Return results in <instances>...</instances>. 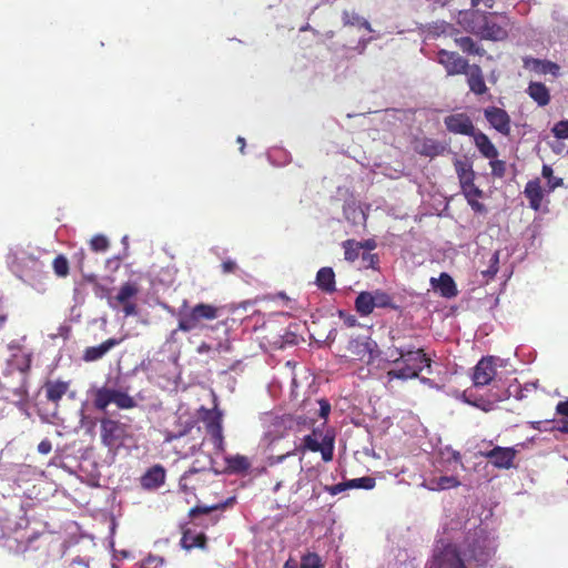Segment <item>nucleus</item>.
<instances>
[{"label":"nucleus","instance_id":"obj_49","mask_svg":"<svg viewBox=\"0 0 568 568\" xmlns=\"http://www.w3.org/2000/svg\"><path fill=\"white\" fill-rule=\"evenodd\" d=\"M460 187L467 200L483 196V191L475 185L474 181H470V184H462Z\"/></svg>","mask_w":568,"mask_h":568},{"label":"nucleus","instance_id":"obj_20","mask_svg":"<svg viewBox=\"0 0 568 568\" xmlns=\"http://www.w3.org/2000/svg\"><path fill=\"white\" fill-rule=\"evenodd\" d=\"M415 151L423 156L434 159L447 152L448 148L445 143L438 140L424 138L416 143Z\"/></svg>","mask_w":568,"mask_h":568},{"label":"nucleus","instance_id":"obj_45","mask_svg":"<svg viewBox=\"0 0 568 568\" xmlns=\"http://www.w3.org/2000/svg\"><path fill=\"white\" fill-rule=\"evenodd\" d=\"M489 166L494 178L503 179L506 175L507 165L505 161L494 158L493 160H489Z\"/></svg>","mask_w":568,"mask_h":568},{"label":"nucleus","instance_id":"obj_59","mask_svg":"<svg viewBox=\"0 0 568 568\" xmlns=\"http://www.w3.org/2000/svg\"><path fill=\"white\" fill-rule=\"evenodd\" d=\"M163 560L158 557H149L144 561V568H158L160 565H162Z\"/></svg>","mask_w":568,"mask_h":568},{"label":"nucleus","instance_id":"obj_29","mask_svg":"<svg viewBox=\"0 0 568 568\" xmlns=\"http://www.w3.org/2000/svg\"><path fill=\"white\" fill-rule=\"evenodd\" d=\"M468 85L473 93L481 95L487 92L488 88L485 83L484 75L479 65L474 64L469 69Z\"/></svg>","mask_w":568,"mask_h":568},{"label":"nucleus","instance_id":"obj_32","mask_svg":"<svg viewBox=\"0 0 568 568\" xmlns=\"http://www.w3.org/2000/svg\"><path fill=\"white\" fill-rule=\"evenodd\" d=\"M527 92L529 97L540 106H545L550 102L549 90L541 82H530Z\"/></svg>","mask_w":568,"mask_h":568},{"label":"nucleus","instance_id":"obj_22","mask_svg":"<svg viewBox=\"0 0 568 568\" xmlns=\"http://www.w3.org/2000/svg\"><path fill=\"white\" fill-rule=\"evenodd\" d=\"M475 146L477 148L480 155L485 159L493 160L494 158H498L499 152L496 145L491 142L489 136L477 130L475 135L471 136Z\"/></svg>","mask_w":568,"mask_h":568},{"label":"nucleus","instance_id":"obj_27","mask_svg":"<svg viewBox=\"0 0 568 568\" xmlns=\"http://www.w3.org/2000/svg\"><path fill=\"white\" fill-rule=\"evenodd\" d=\"M315 283L317 287L325 293L336 291L335 273L332 267L325 266L317 271Z\"/></svg>","mask_w":568,"mask_h":568},{"label":"nucleus","instance_id":"obj_15","mask_svg":"<svg viewBox=\"0 0 568 568\" xmlns=\"http://www.w3.org/2000/svg\"><path fill=\"white\" fill-rule=\"evenodd\" d=\"M496 468L509 469L514 466L517 450L514 447L496 446L493 449L480 453Z\"/></svg>","mask_w":568,"mask_h":568},{"label":"nucleus","instance_id":"obj_25","mask_svg":"<svg viewBox=\"0 0 568 568\" xmlns=\"http://www.w3.org/2000/svg\"><path fill=\"white\" fill-rule=\"evenodd\" d=\"M430 283L440 295L446 298L455 297L458 294L457 286L453 277L447 273H442L438 278H432Z\"/></svg>","mask_w":568,"mask_h":568},{"label":"nucleus","instance_id":"obj_39","mask_svg":"<svg viewBox=\"0 0 568 568\" xmlns=\"http://www.w3.org/2000/svg\"><path fill=\"white\" fill-rule=\"evenodd\" d=\"M227 464L231 470L234 473H245L251 467L248 458L243 455H235L229 458Z\"/></svg>","mask_w":568,"mask_h":568},{"label":"nucleus","instance_id":"obj_42","mask_svg":"<svg viewBox=\"0 0 568 568\" xmlns=\"http://www.w3.org/2000/svg\"><path fill=\"white\" fill-rule=\"evenodd\" d=\"M499 270V252L496 251L491 254L489 260V266L487 270L481 271V275L485 278L486 283L495 277Z\"/></svg>","mask_w":568,"mask_h":568},{"label":"nucleus","instance_id":"obj_44","mask_svg":"<svg viewBox=\"0 0 568 568\" xmlns=\"http://www.w3.org/2000/svg\"><path fill=\"white\" fill-rule=\"evenodd\" d=\"M348 487L352 488H362V489H373L376 485V480L374 477L365 476L361 478H354L348 480Z\"/></svg>","mask_w":568,"mask_h":568},{"label":"nucleus","instance_id":"obj_6","mask_svg":"<svg viewBox=\"0 0 568 568\" xmlns=\"http://www.w3.org/2000/svg\"><path fill=\"white\" fill-rule=\"evenodd\" d=\"M100 437L109 450H118L130 438V426L116 419L104 417L100 422Z\"/></svg>","mask_w":568,"mask_h":568},{"label":"nucleus","instance_id":"obj_36","mask_svg":"<svg viewBox=\"0 0 568 568\" xmlns=\"http://www.w3.org/2000/svg\"><path fill=\"white\" fill-rule=\"evenodd\" d=\"M344 250V257L347 262H355L359 257V242L349 239L342 243Z\"/></svg>","mask_w":568,"mask_h":568},{"label":"nucleus","instance_id":"obj_47","mask_svg":"<svg viewBox=\"0 0 568 568\" xmlns=\"http://www.w3.org/2000/svg\"><path fill=\"white\" fill-rule=\"evenodd\" d=\"M109 245V240L102 234L94 235L90 241V247L94 252H105Z\"/></svg>","mask_w":568,"mask_h":568},{"label":"nucleus","instance_id":"obj_7","mask_svg":"<svg viewBox=\"0 0 568 568\" xmlns=\"http://www.w3.org/2000/svg\"><path fill=\"white\" fill-rule=\"evenodd\" d=\"M93 406L99 410H105L110 404H115L120 409H131L136 402L128 393L106 386L92 389Z\"/></svg>","mask_w":568,"mask_h":568},{"label":"nucleus","instance_id":"obj_30","mask_svg":"<svg viewBox=\"0 0 568 568\" xmlns=\"http://www.w3.org/2000/svg\"><path fill=\"white\" fill-rule=\"evenodd\" d=\"M206 536L203 532L195 534L191 529L183 530L181 546L191 550L193 548L204 549L206 547Z\"/></svg>","mask_w":568,"mask_h":568},{"label":"nucleus","instance_id":"obj_48","mask_svg":"<svg viewBox=\"0 0 568 568\" xmlns=\"http://www.w3.org/2000/svg\"><path fill=\"white\" fill-rule=\"evenodd\" d=\"M362 263L364 268H372L374 271L379 270V256L375 253H363Z\"/></svg>","mask_w":568,"mask_h":568},{"label":"nucleus","instance_id":"obj_26","mask_svg":"<svg viewBox=\"0 0 568 568\" xmlns=\"http://www.w3.org/2000/svg\"><path fill=\"white\" fill-rule=\"evenodd\" d=\"M524 194L529 202V206L532 210L538 211L544 199V191L539 179L528 181L525 186Z\"/></svg>","mask_w":568,"mask_h":568},{"label":"nucleus","instance_id":"obj_34","mask_svg":"<svg viewBox=\"0 0 568 568\" xmlns=\"http://www.w3.org/2000/svg\"><path fill=\"white\" fill-rule=\"evenodd\" d=\"M454 166L460 185L470 184V181H475V171L473 170L471 163L455 159Z\"/></svg>","mask_w":568,"mask_h":568},{"label":"nucleus","instance_id":"obj_54","mask_svg":"<svg viewBox=\"0 0 568 568\" xmlns=\"http://www.w3.org/2000/svg\"><path fill=\"white\" fill-rule=\"evenodd\" d=\"M320 405L318 417L326 419L331 413V404L327 399L321 398L317 400Z\"/></svg>","mask_w":568,"mask_h":568},{"label":"nucleus","instance_id":"obj_38","mask_svg":"<svg viewBox=\"0 0 568 568\" xmlns=\"http://www.w3.org/2000/svg\"><path fill=\"white\" fill-rule=\"evenodd\" d=\"M322 445H323V443L318 442L317 432L315 429H313L312 434L305 435L303 437V442L300 447V450L303 453L306 450L317 453L322 448Z\"/></svg>","mask_w":568,"mask_h":568},{"label":"nucleus","instance_id":"obj_14","mask_svg":"<svg viewBox=\"0 0 568 568\" xmlns=\"http://www.w3.org/2000/svg\"><path fill=\"white\" fill-rule=\"evenodd\" d=\"M484 116L489 125L498 133L508 136L511 131V120L506 110L498 106L484 109Z\"/></svg>","mask_w":568,"mask_h":568},{"label":"nucleus","instance_id":"obj_5","mask_svg":"<svg viewBox=\"0 0 568 568\" xmlns=\"http://www.w3.org/2000/svg\"><path fill=\"white\" fill-rule=\"evenodd\" d=\"M11 267L20 280L31 286L42 283L47 277L44 263L32 255L16 257Z\"/></svg>","mask_w":568,"mask_h":568},{"label":"nucleus","instance_id":"obj_37","mask_svg":"<svg viewBox=\"0 0 568 568\" xmlns=\"http://www.w3.org/2000/svg\"><path fill=\"white\" fill-rule=\"evenodd\" d=\"M371 296L373 298L375 307H381V308H387V307L394 308L395 307V305L393 304V297L388 293H386L382 290H375V291L371 292Z\"/></svg>","mask_w":568,"mask_h":568},{"label":"nucleus","instance_id":"obj_9","mask_svg":"<svg viewBox=\"0 0 568 568\" xmlns=\"http://www.w3.org/2000/svg\"><path fill=\"white\" fill-rule=\"evenodd\" d=\"M31 358L29 355H18L14 354L9 361L6 371L3 372L4 376L16 373L17 374V383L13 386H9L3 384V387L11 388L13 394L19 398H23L27 390V375L30 369Z\"/></svg>","mask_w":568,"mask_h":568},{"label":"nucleus","instance_id":"obj_61","mask_svg":"<svg viewBox=\"0 0 568 568\" xmlns=\"http://www.w3.org/2000/svg\"><path fill=\"white\" fill-rule=\"evenodd\" d=\"M480 2L484 3L486 9H493L495 6V0H471V7L476 8Z\"/></svg>","mask_w":568,"mask_h":568},{"label":"nucleus","instance_id":"obj_43","mask_svg":"<svg viewBox=\"0 0 568 568\" xmlns=\"http://www.w3.org/2000/svg\"><path fill=\"white\" fill-rule=\"evenodd\" d=\"M541 174L545 179H547V187L548 191H554L556 187L561 186L564 180L561 178L554 176V171L549 165H544Z\"/></svg>","mask_w":568,"mask_h":568},{"label":"nucleus","instance_id":"obj_21","mask_svg":"<svg viewBox=\"0 0 568 568\" xmlns=\"http://www.w3.org/2000/svg\"><path fill=\"white\" fill-rule=\"evenodd\" d=\"M165 481V469L161 465H154L149 468L141 477L140 483L144 489H156Z\"/></svg>","mask_w":568,"mask_h":568},{"label":"nucleus","instance_id":"obj_55","mask_svg":"<svg viewBox=\"0 0 568 568\" xmlns=\"http://www.w3.org/2000/svg\"><path fill=\"white\" fill-rule=\"evenodd\" d=\"M192 428V424H186L183 430H180L179 433H171L168 432L165 435V442H172L174 439H178L184 435H186Z\"/></svg>","mask_w":568,"mask_h":568},{"label":"nucleus","instance_id":"obj_13","mask_svg":"<svg viewBox=\"0 0 568 568\" xmlns=\"http://www.w3.org/2000/svg\"><path fill=\"white\" fill-rule=\"evenodd\" d=\"M438 62L445 68L448 75L464 74L468 72V61L457 52L439 50L437 53Z\"/></svg>","mask_w":568,"mask_h":568},{"label":"nucleus","instance_id":"obj_2","mask_svg":"<svg viewBox=\"0 0 568 568\" xmlns=\"http://www.w3.org/2000/svg\"><path fill=\"white\" fill-rule=\"evenodd\" d=\"M222 307L209 303H197L189 305L187 300H183L178 316V327L171 332L173 337L179 331L190 333L206 327L205 322H212L220 317Z\"/></svg>","mask_w":568,"mask_h":568},{"label":"nucleus","instance_id":"obj_16","mask_svg":"<svg viewBox=\"0 0 568 568\" xmlns=\"http://www.w3.org/2000/svg\"><path fill=\"white\" fill-rule=\"evenodd\" d=\"M430 568H466L457 548L447 545L444 549L434 556Z\"/></svg>","mask_w":568,"mask_h":568},{"label":"nucleus","instance_id":"obj_10","mask_svg":"<svg viewBox=\"0 0 568 568\" xmlns=\"http://www.w3.org/2000/svg\"><path fill=\"white\" fill-rule=\"evenodd\" d=\"M497 371L494 356H484L473 368L471 381L475 387H484L493 384L497 389Z\"/></svg>","mask_w":568,"mask_h":568},{"label":"nucleus","instance_id":"obj_60","mask_svg":"<svg viewBox=\"0 0 568 568\" xmlns=\"http://www.w3.org/2000/svg\"><path fill=\"white\" fill-rule=\"evenodd\" d=\"M556 412L559 415L568 417V399L559 402L556 406Z\"/></svg>","mask_w":568,"mask_h":568},{"label":"nucleus","instance_id":"obj_51","mask_svg":"<svg viewBox=\"0 0 568 568\" xmlns=\"http://www.w3.org/2000/svg\"><path fill=\"white\" fill-rule=\"evenodd\" d=\"M318 452H321L324 462H331L333 459L334 452L333 439L326 442L325 437L323 440L322 448Z\"/></svg>","mask_w":568,"mask_h":568},{"label":"nucleus","instance_id":"obj_63","mask_svg":"<svg viewBox=\"0 0 568 568\" xmlns=\"http://www.w3.org/2000/svg\"><path fill=\"white\" fill-rule=\"evenodd\" d=\"M211 349H212L211 345H210V344H207V343H205V342H203V343H201V344L197 346L196 352H197L199 354H205V353H209Z\"/></svg>","mask_w":568,"mask_h":568},{"label":"nucleus","instance_id":"obj_31","mask_svg":"<svg viewBox=\"0 0 568 568\" xmlns=\"http://www.w3.org/2000/svg\"><path fill=\"white\" fill-rule=\"evenodd\" d=\"M460 481L455 476L433 477L425 481L424 486L429 490H446L456 488Z\"/></svg>","mask_w":568,"mask_h":568},{"label":"nucleus","instance_id":"obj_58","mask_svg":"<svg viewBox=\"0 0 568 568\" xmlns=\"http://www.w3.org/2000/svg\"><path fill=\"white\" fill-rule=\"evenodd\" d=\"M359 247L361 250L371 252L377 247V242L374 239H367L363 242H359Z\"/></svg>","mask_w":568,"mask_h":568},{"label":"nucleus","instance_id":"obj_52","mask_svg":"<svg viewBox=\"0 0 568 568\" xmlns=\"http://www.w3.org/2000/svg\"><path fill=\"white\" fill-rule=\"evenodd\" d=\"M348 485H349L348 480H346V481H343V483H338L336 485L325 486L324 489L329 495L335 496V495H338V494L349 489Z\"/></svg>","mask_w":568,"mask_h":568},{"label":"nucleus","instance_id":"obj_64","mask_svg":"<svg viewBox=\"0 0 568 568\" xmlns=\"http://www.w3.org/2000/svg\"><path fill=\"white\" fill-rule=\"evenodd\" d=\"M345 324L348 326V327H353L357 324V320L355 318V316L353 315H349L345 318Z\"/></svg>","mask_w":568,"mask_h":568},{"label":"nucleus","instance_id":"obj_28","mask_svg":"<svg viewBox=\"0 0 568 568\" xmlns=\"http://www.w3.org/2000/svg\"><path fill=\"white\" fill-rule=\"evenodd\" d=\"M43 387L45 390L47 399L58 406L59 402L69 389V383L62 381H48Z\"/></svg>","mask_w":568,"mask_h":568},{"label":"nucleus","instance_id":"obj_41","mask_svg":"<svg viewBox=\"0 0 568 568\" xmlns=\"http://www.w3.org/2000/svg\"><path fill=\"white\" fill-rule=\"evenodd\" d=\"M300 568H324V564L318 554L307 552L302 556Z\"/></svg>","mask_w":568,"mask_h":568},{"label":"nucleus","instance_id":"obj_1","mask_svg":"<svg viewBox=\"0 0 568 568\" xmlns=\"http://www.w3.org/2000/svg\"><path fill=\"white\" fill-rule=\"evenodd\" d=\"M388 356L393 364L402 363L403 366L387 372L389 379H414L419 377L424 367L430 371L432 358L423 348L389 347Z\"/></svg>","mask_w":568,"mask_h":568},{"label":"nucleus","instance_id":"obj_18","mask_svg":"<svg viewBox=\"0 0 568 568\" xmlns=\"http://www.w3.org/2000/svg\"><path fill=\"white\" fill-rule=\"evenodd\" d=\"M206 474V469L191 467L186 470L180 478L179 487L182 493L185 495H195L199 487L203 486L204 479L203 475Z\"/></svg>","mask_w":568,"mask_h":568},{"label":"nucleus","instance_id":"obj_19","mask_svg":"<svg viewBox=\"0 0 568 568\" xmlns=\"http://www.w3.org/2000/svg\"><path fill=\"white\" fill-rule=\"evenodd\" d=\"M377 348L375 341L369 337L356 338L349 342L348 349L359 361L371 363L374 359V351Z\"/></svg>","mask_w":568,"mask_h":568},{"label":"nucleus","instance_id":"obj_24","mask_svg":"<svg viewBox=\"0 0 568 568\" xmlns=\"http://www.w3.org/2000/svg\"><path fill=\"white\" fill-rule=\"evenodd\" d=\"M122 339L108 338L98 346H90L84 349L83 359L85 362H95L101 359L110 349L115 347Z\"/></svg>","mask_w":568,"mask_h":568},{"label":"nucleus","instance_id":"obj_11","mask_svg":"<svg viewBox=\"0 0 568 568\" xmlns=\"http://www.w3.org/2000/svg\"><path fill=\"white\" fill-rule=\"evenodd\" d=\"M139 287L133 282H125L119 288L118 294L113 301H110V306L116 308L119 305L122 306V311L125 316H134L138 314V306L133 298L138 295Z\"/></svg>","mask_w":568,"mask_h":568},{"label":"nucleus","instance_id":"obj_12","mask_svg":"<svg viewBox=\"0 0 568 568\" xmlns=\"http://www.w3.org/2000/svg\"><path fill=\"white\" fill-rule=\"evenodd\" d=\"M446 130L453 134H460L466 136L475 135L477 129L473 120L466 113H453L444 118Z\"/></svg>","mask_w":568,"mask_h":568},{"label":"nucleus","instance_id":"obj_33","mask_svg":"<svg viewBox=\"0 0 568 568\" xmlns=\"http://www.w3.org/2000/svg\"><path fill=\"white\" fill-rule=\"evenodd\" d=\"M235 503H236V497L231 496L227 499H225L224 501L212 505V506H195L190 509L189 516L191 518H194L197 515L209 514V513L216 511V510H224L226 508L233 507L235 505Z\"/></svg>","mask_w":568,"mask_h":568},{"label":"nucleus","instance_id":"obj_62","mask_svg":"<svg viewBox=\"0 0 568 568\" xmlns=\"http://www.w3.org/2000/svg\"><path fill=\"white\" fill-rule=\"evenodd\" d=\"M467 201H468V204L471 206V209L475 210L476 212H481L484 210V204L478 202L476 199H470Z\"/></svg>","mask_w":568,"mask_h":568},{"label":"nucleus","instance_id":"obj_53","mask_svg":"<svg viewBox=\"0 0 568 568\" xmlns=\"http://www.w3.org/2000/svg\"><path fill=\"white\" fill-rule=\"evenodd\" d=\"M239 270V265L236 264L235 261L233 260H225L222 262L221 264V271L223 274L227 275V274H234L236 273Z\"/></svg>","mask_w":568,"mask_h":568},{"label":"nucleus","instance_id":"obj_57","mask_svg":"<svg viewBox=\"0 0 568 568\" xmlns=\"http://www.w3.org/2000/svg\"><path fill=\"white\" fill-rule=\"evenodd\" d=\"M52 450V443L50 439L45 438L43 440H41L38 445V452L41 454V455H48L50 454Z\"/></svg>","mask_w":568,"mask_h":568},{"label":"nucleus","instance_id":"obj_4","mask_svg":"<svg viewBox=\"0 0 568 568\" xmlns=\"http://www.w3.org/2000/svg\"><path fill=\"white\" fill-rule=\"evenodd\" d=\"M464 561L476 568H485L495 554L493 540L483 528L469 531L459 552Z\"/></svg>","mask_w":568,"mask_h":568},{"label":"nucleus","instance_id":"obj_35","mask_svg":"<svg viewBox=\"0 0 568 568\" xmlns=\"http://www.w3.org/2000/svg\"><path fill=\"white\" fill-rule=\"evenodd\" d=\"M375 308L371 292H361L355 298V310L361 316H368Z\"/></svg>","mask_w":568,"mask_h":568},{"label":"nucleus","instance_id":"obj_56","mask_svg":"<svg viewBox=\"0 0 568 568\" xmlns=\"http://www.w3.org/2000/svg\"><path fill=\"white\" fill-rule=\"evenodd\" d=\"M295 422L297 426H301L303 428H311L314 426L315 418L314 417H305L302 415H298L295 417Z\"/></svg>","mask_w":568,"mask_h":568},{"label":"nucleus","instance_id":"obj_23","mask_svg":"<svg viewBox=\"0 0 568 568\" xmlns=\"http://www.w3.org/2000/svg\"><path fill=\"white\" fill-rule=\"evenodd\" d=\"M524 67L538 74H551L554 77L559 75V65L548 60H540L536 58H525Z\"/></svg>","mask_w":568,"mask_h":568},{"label":"nucleus","instance_id":"obj_46","mask_svg":"<svg viewBox=\"0 0 568 568\" xmlns=\"http://www.w3.org/2000/svg\"><path fill=\"white\" fill-rule=\"evenodd\" d=\"M456 44L463 52L474 54L478 53L475 41L470 37H460L455 39Z\"/></svg>","mask_w":568,"mask_h":568},{"label":"nucleus","instance_id":"obj_40","mask_svg":"<svg viewBox=\"0 0 568 568\" xmlns=\"http://www.w3.org/2000/svg\"><path fill=\"white\" fill-rule=\"evenodd\" d=\"M52 268L58 277H67L70 273V265L68 258L59 254L52 262Z\"/></svg>","mask_w":568,"mask_h":568},{"label":"nucleus","instance_id":"obj_3","mask_svg":"<svg viewBox=\"0 0 568 568\" xmlns=\"http://www.w3.org/2000/svg\"><path fill=\"white\" fill-rule=\"evenodd\" d=\"M469 17V29L481 38L493 41H503L508 37L510 19L506 14H487L480 10H473L467 13Z\"/></svg>","mask_w":568,"mask_h":568},{"label":"nucleus","instance_id":"obj_50","mask_svg":"<svg viewBox=\"0 0 568 568\" xmlns=\"http://www.w3.org/2000/svg\"><path fill=\"white\" fill-rule=\"evenodd\" d=\"M551 131L557 139H568V120L557 122Z\"/></svg>","mask_w":568,"mask_h":568},{"label":"nucleus","instance_id":"obj_17","mask_svg":"<svg viewBox=\"0 0 568 568\" xmlns=\"http://www.w3.org/2000/svg\"><path fill=\"white\" fill-rule=\"evenodd\" d=\"M491 396V399H485L483 397L473 398V396L468 393V390L463 392L460 398L464 403L474 406L485 413H488L494 409V404L497 402H503L509 398L510 393L508 389H497Z\"/></svg>","mask_w":568,"mask_h":568},{"label":"nucleus","instance_id":"obj_8","mask_svg":"<svg viewBox=\"0 0 568 568\" xmlns=\"http://www.w3.org/2000/svg\"><path fill=\"white\" fill-rule=\"evenodd\" d=\"M200 418L204 423L205 430L210 440L212 442L216 453H222L225 449L224 436H223V414L217 408H205L199 409Z\"/></svg>","mask_w":568,"mask_h":568}]
</instances>
